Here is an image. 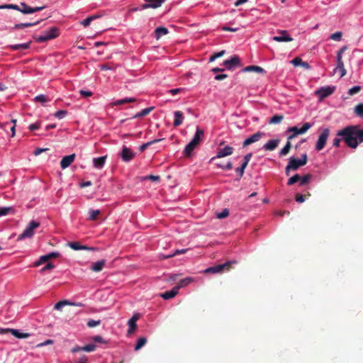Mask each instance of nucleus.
Returning a JSON list of instances; mask_svg holds the SVG:
<instances>
[{
    "mask_svg": "<svg viewBox=\"0 0 363 363\" xmlns=\"http://www.w3.org/2000/svg\"><path fill=\"white\" fill-rule=\"evenodd\" d=\"M337 136L341 137L345 144L353 149L357 147L359 143V133L357 125H348L339 130Z\"/></svg>",
    "mask_w": 363,
    "mask_h": 363,
    "instance_id": "f257e3e1",
    "label": "nucleus"
},
{
    "mask_svg": "<svg viewBox=\"0 0 363 363\" xmlns=\"http://www.w3.org/2000/svg\"><path fill=\"white\" fill-rule=\"evenodd\" d=\"M238 262L236 260L227 261L223 264L214 265L206 268L204 271V274H221L225 272H229L233 266L236 264Z\"/></svg>",
    "mask_w": 363,
    "mask_h": 363,
    "instance_id": "f03ea898",
    "label": "nucleus"
},
{
    "mask_svg": "<svg viewBox=\"0 0 363 363\" xmlns=\"http://www.w3.org/2000/svg\"><path fill=\"white\" fill-rule=\"evenodd\" d=\"M307 161L308 156L306 154L302 155L301 159H296L293 157H290L289 163L285 169L286 174L289 175L290 171H295L298 169L300 167L304 166L307 163Z\"/></svg>",
    "mask_w": 363,
    "mask_h": 363,
    "instance_id": "7ed1b4c3",
    "label": "nucleus"
},
{
    "mask_svg": "<svg viewBox=\"0 0 363 363\" xmlns=\"http://www.w3.org/2000/svg\"><path fill=\"white\" fill-rule=\"evenodd\" d=\"M59 29L57 27L53 26L49 30L43 31L42 35L36 36L35 38L38 43H43L56 38L59 36Z\"/></svg>",
    "mask_w": 363,
    "mask_h": 363,
    "instance_id": "20e7f679",
    "label": "nucleus"
},
{
    "mask_svg": "<svg viewBox=\"0 0 363 363\" xmlns=\"http://www.w3.org/2000/svg\"><path fill=\"white\" fill-rule=\"evenodd\" d=\"M330 134V130L328 128L324 129L322 133L320 134L318 141L316 143L315 149L318 151L321 150L325 145L328 138Z\"/></svg>",
    "mask_w": 363,
    "mask_h": 363,
    "instance_id": "39448f33",
    "label": "nucleus"
},
{
    "mask_svg": "<svg viewBox=\"0 0 363 363\" xmlns=\"http://www.w3.org/2000/svg\"><path fill=\"white\" fill-rule=\"evenodd\" d=\"M40 222L38 220H31L26 228L24 230V238H31L34 235V230L40 227Z\"/></svg>",
    "mask_w": 363,
    "mask_h": 363,
    "instance_id": "423d86ee",
    "label": "nucleus"
},
{
    "mask_svg": "<svg viewBox=\"0 0 363 363\" xmlns=\"http://www.w3.org/2000/svg\"><path fill=\"white\" fill-rule=\"evenodd\" d=\"M233 152V148L231 146H226L224 148H220L218 150L216 156L211 159V162H213L217 158H221L232 155Z\"/></svg>",
    "mask_w": 363,
    "mask_h": 363,
    "instance_id": "0eeeda50",
    "label": "nucleus"
},
{
    "mask_svg": "<svg viewBox=\"0 0 363 363\" xmlns=\"http://www.w3.org/2000/svg\"><path fill=\"white\" fill-rule=\"evenodd\" d=\"M335 90L334 87L327 86V87H321L320 89L316 90L315 91V94L320 98V99H323L330 95H331Z\"/></svg>",
    "mask_w": 363,
    "mask_h": 363,
    "instance_id": "6e6552de",
    "label": "nucleus"
},
{
    "mask_svg": "<svg viewBox=\"0 0 363 363\" xmlns=\"http://www.w3.org/2000/svg\"><path fill=\"white\" fill-rule=\"evenodd\" d=\"M279 35L274 36L272 40L276 42H291L293 38L290 36L287 30H279Z\"/></svg>",
    "mask_w": 363,
    "mask_h": 363,
    "instance_id": "1a4fd4ad",
    "label": "nucleus"
},
{
    "mask_svg": "<svg viewBox=\"0 0 363 363\" xmlns=\"http://www.w3.org/2000/svg\"><path fill=\"white\" fill-rule=\"evenodd\" d=\"M240 58L238 55H234L223 62V65L229 70H233L235 67L240 66Z\"/></svg>",
    "mask_w": 363,
    "mask_h": 363,
    "instance_id": "9d476101",
    "label": "nucleus"
},
{
    "mask_svg": "<svg viewBox=\"0 0 363 363\" xmlns=\"http://www.w3.org/2000/svg\"><path fill=\"white\" fill-rule=\"evenodd\" d=\"M135 152L126 146H123L121 157L123 162H129L135 157Z\"/></svg>",
    "mask_w": 363,
    "mask_h": 363,
    "instance_id": "9b49d317",
    "label": "nucleus"
},
{
    "mask_svg": "<svg viewBox=\"0 0 363 363\" xmlns=\"http://www.w3.org/2000/svg\"><path fill=\"white\" fill-rule=\"evenodd\" d=\"M263 135H264V133H262V132H257V133L252 135L251 136L247 138L243 142L242 146L246 147V146H248L254 143L259 141Z\"/></svg>",
    "mask_w": 363,
    "mask_h": 363,
    "instance_id": "f8f14e48",
    "label": "nucleus"
},
{
    "mask_svg": "<svg viewBox=\"0 0 363 363\" xmlns=\"http://www.w3.org/2000/svg\"><path fill=\"white\" fill-rule=\"evenodd\" d=\"M140 315L138 313L133 315V316L128 320V334L130 335L134 333L137 328L136 322L139 319Z\"/></svg>",
    "mask_w": 363,
    "mask_h": 363,
    "instance_id": "ddd939ff",
    "label": "nucleus"
},
{
    "mask_svg": "<svg viewBox=\"0 0 363 363\" xmlns=\"http://www.w3.org/2000/svg\"><path fill=\"white\" fill-rule=\"evenodd\" d=\"M146 4L142 6L143 9L148 8L157 9L164 2L165 0H145Z\"/></svg>",
    "mask_w": 363,
    "mask_h": 363,
    "instance_id": "4468645a",
    "label": "nucleus"
},
{
    "mask_svg": "<svg viewBox=\"0 0 363 363\" xmlns=\"http://www.w3.org/2000/svg\"><path fill=\"white\" fill-rule=\"evenodd\" d=\"M75 157V154H72L62 157L60 161L61 168L64 169L68 167L74 162Z\"/></svg>",
    "mask_w": 363,
    "mask_h": 363,
    "instance_id": "2eb2a0df",
    "label": "nucleus"
},
{
    "mask_svg": "<svg viewBox=\"0 0 363 363\" xmlns=\"http://www.w3.org/2000/svg\"><path fill=\"white\" fill-rule=\"evenodd\" d=\"M204 136V132L202 129H201L199 127L196 128V133L193 138V139L191 140V143L195 144L196 146H198L200 143V142L202 140Z\"/></svg>",
    "mask_w": 363,
    "mask_h": 363,
    "instance_id": "dca6fc26",
    "label": "nucleus"
},
{
    "mask_svg": "<svg viewBox=\"0 0 363 363\" xmlns=\"http://www.w3.org/2000/svg\"><path fill=\"white\" fill-rule=\"evenodd\" d=\"M279 142V139L270 140L264 145L263 148L267 151H272L277 147Z\"/></svg>",
    "mask_w": 363,
    "mask_h": 363,
    "instance_id": "f3484780",
    "label": "nucleus"
},
{
    "mask_svg": "<svg viewBox=\"0 0 363 363\" xmlns=\"http://www.w3.org/2000/svg\"><path fill=\"white\" fill-rule=\"evenodd\" d=\"M107 156H102L93 159L94 167L96 169H101L104 167Z\"/></svg>",
    "mask_w": 363,
    "mask_h": 363,
    "instance_id": "a211bd4d",
    "label": "nucleus"
},
{
    "mask_svg": "<svg viewBox=\"0 0 363 363\" xmlns=\"http://www.w3.org/2000/svg\"><path fill=\"white\" fill-rule=\"evenodd\" d=\"M179 292V287H173L170 291H167L161 294V297H162L164 300H167L169 298H174Z\"/></svg>",
    "mask_w": 363,
    "mask_h": 363,
    "instance_id": "6ab92c4d",
    "label": "nucleus"
},
{
    "mask_svg": "<svg viewBox=\"0 0 363 363\" xmlns=\"http://www.w3.org/2000/svg\"><path fill=\"white\" fill-rule=\"evenodd\" d=\"M67 245L74 250H94L93 247H87L86 245H82L78 242H70L67 243Z\"/></svg>",
    "mask_w": 363,
    "mask_h": 363,
    "instance_id": "aec40b11",
    "label": "nucleus"
},
{
    "mask_svg": "<svg viewBox=\"0 0 363 363\" xmlns=\"http://www.w3.org/2000/svg\"><path fill=\"white\" fill-rule=\"evenodd\" d=\"M46 8V6H39L35 7H31L24 4V14H30L36 11H40Z\"/></svg>",
    "mask_w": 363,
    "mask_h": 363,
    "instance_id": "412c9836",
    "label": "nucleus"
},
{
    "mask_svg": "<svg viewBox=\"0 0 363 363\" xmlns=\"http://www.w3.org/2000/svg\"><path fill=\"white\" fill-rule=\"evenodd\" d=\"M106 260L105 259H101V260H99V261H97L94 263L92 264L91 267V269L93 271V272H101L104 267L105 266L106 264Z\"/></svg>",
    "mask_w": 363,
    "mask_h": 363,
    "instance_id": "4be33fe9",
    "label": "nucleus"
},
{
    "mask_svg": "<svg viewBox=\"0 0 363 363\" xmlns=\"http://www.w3.org/2000/svg\"><path fill=\"white\" fill-rule=\"evenodd\" d=\"M67 305L82 306V303H71L67 300H63V301H60L55 303V309L61 310L63 306H67Z\"/></svg>",
    "mask_w": 363,
    "mask_h": 363,
    "instance_id": "5701e85b",
    "label": "nucleus"
},
{
    "mask_svg": "<svg viewBox=\"0 0 363 363\" xmlns=\"http://www.w3.org/2000/svg\"><path fill=\"white\" fill-rule=\"evenodd\" d=\"M174 125L175 127L179 126L182 123L184 120V116L183 113L180 111H176L174 113Z\"/></svg>",
    "mask_w": 363,
    "mask_h": 363,
    "instance_id": "b1692460",
    "label": "nucleus"
},
{
    "mask_svg": "<svg viewBox=\"0 0 363 363\" xmlns=\"http://www.w3.org/2000/svg\"><path fill=\"white\" fill-rule=\"evenodd\" d=\"M196 147V145L193 143L190 142L187 144L184 150V155L186 157H191L192 152Z\"/></svg>",
    "mask_w": 363,
    "mask_h": 363,
    "instance_id": "393cba45",
    "label": "nucleus"
},
{
    "mask_svg": "<svg viewBox=\"0 0 363 363\" xmlns=\"http://www.w3.org/2000/svg\"><path fill=\"white\" fill-rule=\"evenodd\" d=\"M194 281V278L192 277H186L184 279H181L178 284L175 286L176 287H179V290L181 288L185 287L188 286L189 284Z\"/></svg>",
    "mask_w": 363,
    "mask_h": 363,
    "instance_id": "a878e982",
    "label": "nucleus"
},
{
    "mask_svg": "<svg viewBox=\"0 0 363 363\" xmlns=\"http://www.w3.org/2000/svg\"><path fill=\"white\" fill-rule=\"evenodd\" d=\"M168 29L164 27H158L155 29V38L157 39H160L162 35H164L168 33Z\"/></svg>",
    "mask_w": 363,
    "mask_h": 363,
    "instance_id": "bb28decb",
    "label": "nucleus"
},
{
    "mask_svg": "<svg viewBox=\"0 0 363 363\" xmlns=\"http://www.w3.org/2000/svg\"><path fill=\"white\" fill-rule=\"evenodd\" d=\"M135 100L136 99L135 98L127 97V98H125L123 99H119V100L114 101L112 105L113 106H120V105H123V104H125L127 103L135 102Z\"/></svg>",
    "mask_w": 363,
    "mask_h": 363,
    "instance_id": "cd10ccee",
    "label": "nucleus"
},
{
    "mask_svg": "<svg viewBox=\"0 0 363 363\" xmlns=\"http://www.w3.org/2000/svg\"><path fill=\"white\" fill-rule=\"evenodd\" d=\"M243 71L244 72L255 71V72H257L258 73H264V72H265L264 69L262 67H259V66H256V65L247 66V67H245L243 69Z\"/></svg>",
    "mask_w": 363,
    "mask_h": 363,
    "instance_id": "c85d7f7f",
    "label": "nucleus"
},
{
    "mask_svg": "<svg viewBox=\"0 0 363 363\" xmlns=\"http://www.w3.org/2000/svg\"><path fill=\"white\" fill-rule=\"evenodd\" d=\"M153 108H154L153 107H148V108H144L141 111H140L138 113H136L135 115H134V116L133 118H138L144 117V116L148 115L153 110Z\"/></svg>",
    "mask_w": 363,
    "mask_h": 363,
    "instance_id": "c756f323",
    "label": "nucleus"
},
{
    "mask_svg": "<svg viewBox=\"0 0 363 363\" xmlns=\"http://www.w3.org/2000/svg\"><path fill=\"white\" fill-rule=\"evenodd\" d=\"M288 131L293 133L292 135L288 137L289 140L294 138L296 135L299 134H303L302 132H301V129H298L296 126L289 128Z\"/></svg>",
    "mask_w": 363,
    "mask_h": 363,
    "instance_id": "7c9ffc66",
    "label": "nucleus"
},
{
    "mask_svg": "<svg viewBox=\"0 0 363 363\" xmlns=\"http://www.w3.org/2000/svg\"><path fill=\"white\" fill-rule=\"evenodd\" d=\"M101 211L99 210H94L89 209V218L88 219L90 220H95L97 219L99 215H100Z\"/></svg>",
    "mask_w": 363,
    "mask_h": 363,
    "instance_id": "2f4dec72",
    "label": "nucleus"
},
{
    "mask_svg": "<svg viewBox=\"0 0 363 363\" xmlns=\"http://www.w3.org/2000/svg\"><path fill=\"white\" fill-rule=\"evenodd\" d=\"M147 343V338L145 337H139L135 346V350H140Z\"/></svg>",
    "mask_w": 363,
    "mask_h": 363,
    "instance_id": "473e14b6",
    "label": "nucleus"
},
{
    "mask_svg": "<svg viewBox=\"0 0 363 363\" xmlns=\"http://www.w3.org/2000/svg\"><path fill=\"white\" fill-rule=\"evenodd\" d=\"M284 119L283 115H274L272 117L269 121L270 124H278L280 123Z\"/></svg>",
    "mask_w": 363,
    "mask_h": 363,
    "instance_id": "72a5a7b5",
    "label": "nucleus"
},
{
    "mask_svg": "<svg viewBox=\"0 0 363 363\" xmlns=\"http://www.w3.org/2000/svg\"><path fill=\"white\" fill-rule=\"evenodd\" d=\"M162 140V139H155V140H151L150 142H147L146 143H144V144H143L142 145L140 146L139 150L141 152H143L144 150H145L148 147H150L152 144L157 143L161 141Z\"/></svg>",
    "mask_w": 363,
    "mask_h": 363,
    "instance_id": "f704fd0d",
    "label": "nucleus"
},
{
    "mask_svg": "<svg viewBox=\"0 0 363 363\" xmlns=\"http://www.w3.org/2000/svg\"><path fill=\"white\" fill-rule=\"evenodd\" d=\"M291 148V144L289 142V140H288V142L286 143L285 146L280 150L279 155L280 156L286 155L289 152Z\"/></svg>",
    "mask_w": 363,
    "mask_h": 363,
    "instance_id": "c9c22d12",
    "label": "nucleus"
},
{
    "mask_svg": "<svg viewBox=\"0 0 363 363\" xmlns=\"http://www.w3.org/2000/svg\"><path fill=\"white\" fill-rule=\"evenodd\" d=\"M312 178V175L311 174H305L303 177H301V180H299L300 186L306 185Z\"/></svg>",
    "mask_w": 363,
    "mask_h": 363,
    "instance_id": "e433bc0d",
    "label": "nucleus"
},
{
    "mask_svg": "<svg viewBox=\"0 0 363 363\" xmlns=\"http://www.w3.org/2000/svg\"><path fill=\"white\" fill-rule=\"evenodd\" d=\"M99 17V16H97V15L89 16L86 19L81 21V24L83 25L84 27H86L91 23V22L92 21H94V19H96Z\"/></svg>",
    "mask_w": 363,
    "mask_h": 363,
    "instance_id": "4c0bfd02",
    "label": "nucleus"
},
{
    "mask_svg": "<svg viewBox=\"0 0 363 363\" xmlns=\"http://www.w3.org/2000/svg\"><path fill=\"white\" fill-rule=\"evenodd\" d=\"M301 180V176L298 174H294L293 177L289 179L287 182V185L291 186L295 183L299 182Z\"/></svg>",
    "mask_w": 363,
    "mask_h": 363,
    "instance_id": "58836bf2",
    "label": "nucleus"
},
{
    "mask_svg": "<svg viewBox=\"0 0 363 363\" xmlns=\"http://www.w3.org/2000/svg\"><path fill=\"white\" fill-rule=\"evenodd\" d=\"M5 126L9 127V130L11 132V137H13L15 135L16 120H12L11 122L6 123Z\"/></svg>",
    "mask_w": 363,
    "mask_h": 363,
    "instance_id": "ea45409f",
    "label": "nucleus"
},
{
    "mask_svg": "<svg viewBox=\"0 0 363 363\" xmlns=\"http://www.w3.org/2000/svg\"><path fill=\"white\" fill-rule=\"evenodd\" d=\"M354 113L359 117L363 118V104H359L354 107Z\"/></svg>",
    "mask_w": 363,
    "mask_h": 363,
    "instance_id": "a19ab883",
    "label": "nucleus"
},
{
    "mask_svg": "<svg viewBox=\"0 0 363 363\" xmlns=\"http://www.w3.org/2000/svg\"><path fill=\"white\" fill-rule=\"evenodd\" d=\"M342 33L341 31L335 32L330 35V39L335 41H340L342 40Z\"/></svg>",
    "mask_w": 363,
    "mask_h": 363,
    "instance_id": "79ce46f5",
    "label": "nucleus"
},
{
    "mask_svg": "<svg viewBox=\"0 0 363 363\" xmlns=\"http://www.w3.org/2000/svg\"><path fill=\"white\" fill-rule=\"evenodd\" d=\"M6 332L11 333L13 335L18 338H23V333L20 332L18 330L15 329H6Z\"/></svg>",
    "mask_w": 363,
    "mask_h": 363,
    "instance_id": "37998d69",
    "label": "nucleus"
},
{
    "mask_svg": "<svg viewBox=\"0 0 363 363\" xmlns=\"http://www.w3.org/2000/svg\"><path fill=\"white\" fill-rule=\"evenodd\" d=\"M34 100L36 102H40V103H45V102L50 101L48 99V98L45 95H43V94H40V95L35 96Z\"/></svg>",
    "mask_w": 363,
    "mask_h": 363,
    "instance_id": "c03bdc74",
    "label": "nucleus"
},
{
    "mask_svg": "<svg viewBox=\"0 0 363 363\" xmlns=\"http://www.w3.org/2000/svg\"><path fill=\"white\" fill-rule=\"evenodd\" d=\"M16 9V10H18V11L23 12V10L20 9L19 6L16 4L1 5V6H0V9Z\"/></svg>",
    "mask_w": 363,
    "mask_h": 363,
    "instance_id": "a18cd8bd",
    "label": "nucleus"
},
{
    "mask_svg": "<svg viewBox=\"0 0 363 363\" xmlns=\"http://www.w3.org/2000/svg\"><path fill=\"white\" fill-rule=\"evenodd\" d=\"M67 114V111L65 110H60L55 113V116L58 119L65 118Z\"/></svg>",
    "mask_w": 363,
    "mask_h": 363,
    "instance_id": "49530a36",
    "label": "nucleus"
},
{
    "mask_svg": "<svg viewBox=\"0 0 363 363\" xmlns=\"http://www.w3.org/2000/svg\"><path fill=\"white\" fill-rule=\"evenodd\" d=\"M252 156V153H248L247 154L245 157H244V159H243V162L242 164V167H244V168H246V167L247 166L250 160H251V157Z\"/></svg>",
    "mask_w": 363,
    "mask_h": 363,
    "instance_id": "de8ad7c7",
    "label": "nucleus"
},
{
    "mask_svg": "<svg viewBox=\"0 0 363 363\" xmlns=\"http://www.w3.org/2000/svg\"><path fill=\"white\" fill-rule=\"evenodd\" d=\"M95 348H96V346L94 344H89V345H85L84 347H82V349L83 350V351H85L87 352L94 351L95 350Z\"/></svg>",
    "mask_w": 363,
    "mask_h": 363,
    "instance_id": "09e8293b",
    "label": "nucleus"
},
{
    "mask_svg": "<svg viewBox=\"0 0 363 363\" xmlns=\"http://www.w3.org/2000/svg\"><path fill=\"white\" fill-rule=\"evenodd\" d=\"M217 167L219 168H222L223 169L230 170L233 168V164L231 162H228L225 165H223L221 164H216Z\"/></svg>",
    "mask_w": 363,
    "mask_h": 363,
    "instance_id": "8fccbe9b",
    "label": "nucleus"
},
{
    "mask_svg": "<svg viewBox=\"0 0 363 363\" xmlns=\"http://www.w3.org/2000/svg\"><path fill=\"white\" fill-rule=\"evenodd\" d=\"M187 251V249L177 250L173 254L167 255L165 258H170L176 256L177 255L184 254Z\"/></svg>",
    "mask_w": 363,
    "mask_h": 363,
    "instance_id": "3c124183",
    "label": "nucleus"
},
{
    "mask_svg": "<svg viewBox=\"0 0 363 363\" xmlns=\"http://www.w3.org/2000/svg\"><path fill=\"white\" fill-rule=\"evenodd\" d=\"M360 90H361V86H355L349 89L348 94L350 95H354L355 94H357L359 91H360Z\"/></svg>",
    "mask_w": 363,
    "mask_h": 363,
    "instance_id": "603ef678",
    "label": "nucleus"
},
{
    "mask_svg": "<svg viewBox=\"0 0 363 363\" xmlns=\"http://www.w3.org/2000/svg\"><path fill=\"white\" fill-rule=\"evenodd\" d=\"M229 216V211L227 208L223 210V211L220 213L217 214L218 218H225Z\"/></svg>",
    "mask_w": 363,
    "mask_h": 363,
    "instance_id": "864d4df0",
    "label": "nucleus"
},
{
    "mask_svg": "<svg viewBox=\"0 0 363 363\" xmlns=\"http://www.w3.org/2000/svg\"><path fill=\"white\" fill-rule=\"evenodd\" d=\"M100 323H101V321L99 320H95L91 319L87 322V326L89 328H94V327L99 325L100 324Z\"/></svg>",
    "mask_w": 363,
    "mask_h": 363,
    "instance_id": "5fc2aeb1",
    "label": "nucleus"
},
{
    "mask_svg": "<svg viewBox=\"0 0 363 363\" xmlns=\"http://www.w3.org/2000/svg\"><path fill=\"white\" fill-rule=\"evenodd\" d=\"M40 127V122H35V123H33V124H30L29 126H28V129L30 130V131H33L35 130H38L39 129Z\"/></svg>",
    "mask_w": 363,
    "mask_h": 363,
    "instance_id": "6e6d98bb",
    "label": "nucleus"
},
{
    "mask_svg": "<svg viewBox=\"0 0 363 363\" xmlns=\"http://www.w3.org/2000/svg\"><path fill=\"white\" fill-rule=\"evenodd\" d=\"M311 124L310 123H303V126L301 127V132L302 133H305L308 130H309L311 128Z\"/></svg>",
    "mask_w": 363,
    "mask_h": 363,
    "instance_id": "4d7b16f0",
    "label": "nucleus"
},
{
    "mask_svg": "<svg viewBox=\"0 0 363 363\" xmlns=\"http://www.w3.org/2000/svg\"><path fill=\"white\" fill-rule=\"evenodd\" d=\"M302 62L303 60L299 57H295L291 61V64H293L296 67L299 65L301 66Z\"/></svg>",
    "mask_w": 363,
    "mask_h": 363,
    "instance_id": "13d9d810",
    "label": "nucleus"
},
{
    "mask_svg": "<svg viewBox=\"0 0 363 363\" xmlns=\"http://www.w3.org/2000/svg\"><path fill=\"white\" fill-rule=\"evenodd\" d=\"M50 259L49 256H48V255H43L40 257V260L38 262L36 263V266H38L40 265L41 263L43 262H48Z\"/></svg>",
    "mask_w": 363,
    "mask_h": 363,
    "instance_id": "bf43d9fd",
    "label": "nucleus"
},
{
    "mask_svg": "<svg viewBox=\"0 0 363 363\" xmlns=\"http://www.w3.org/2000/svg\"><path fill=\"white\" fill-rule=\"evenodd\" d=\"M295 199L298 203H303L306 200L305 196L301 194H297L295 196Z\"/></svg>",
    "mask_w": 363,
    "mask_h": 363,
    "instance_id": "052dcab7",
    "label": "nucleus"
},
{
    "mask_svg": "<svg viewBox=\"0 0 363 363\" xmlns=\"http://www.w3.org/2000/svg\"><path fill=\"white\" fill-rule=\"evenodd\" d=\"M11 210V208L2 207L0 208V217L6 216Z\"/></svg>",
    "mask_w": 363,
    "mask_h": 363,
    "instance_id": "680f3d73",
    "label": "nucleus"
},
{
    "mask_svg": "<svg viewBox=\"0 0 363 363\" xmlns=\"http://www.w3.org/2000/svg\"><path fill=\"white\" fill-rule=\"evenodd\" d=\"M43 19H38L34 22H27L24 21V28L30 27L39 23Z\"/></svg>",
    "mask_w": 363,
    "mask_h": 363,
    "instance_id": "e2e57ef3",
    "label": "nucleus"
},
{
    "mask_svg": "<svg viewBox=\"0 0 363 363\" xmlns=\"http://www.w3.org/2000/svg\"><path fill=\"white\" fill-rule=\"evenodd\" d=\"M49 150L48 148H37L35 150V151L33 152V154L35 155V156H38L40 154H41L42 152H46Z\"/></svg>",
    "mask_w": 363,
    "mask_h": 363,
    "instance_id": "0e129e2a",
    "label": "nucleus"
},
{
    "mask_svg": "<svg viewBox=\"0 0 363 363\" xmlns=\"http://www.w3.org/2000/svg\"><path fill=\"white\" fill-rule=\"evenodd\" d=\"M183 91L182 88L172 89L168 91V92L172 95H176L177 94L181 93Z\"/></svg>",
    "mask_w": 363,
    "mask_h": 363,
    "instance_id": "69168bd1",
    "label": "nucleus"
},
{
    "mask_svg": "<svg viewBox=\"0 0 363 363\" xmlns=\"http://www.w3.org/2000/svg\"><path fill=\"white\" fill-rule=\"evenodd\" d=\"M245 169V168H244V167H242V166L236 168L235 172L238 174L240 178H241L242 177Z\"/></svg>",
    "mask_w": 363,
    "mask_h": 363,
    "instance_id": "338daca9",
    "label": "nucleus"
},
{
    "mask_svg": "<svg viewBox=\"0 0 363 363\" xmlns=\"http://www.w3.org/2000/svg\"><path fill=\"white\" fill-rule=\"evenodd\" d=\"M357 131L359 133V142L363 143V129H359V126L357 125Z\"/></svg>",
    "mask_w": 363,
    "mask_h": 363,
    "instance_id": "774afa93",
    "label": "nucleus"
}]
</instances>
